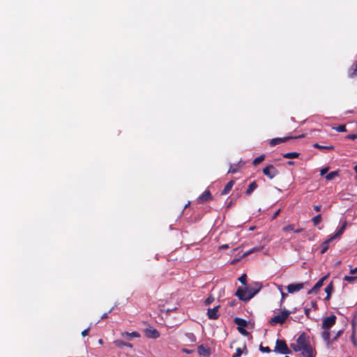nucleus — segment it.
Here are the masks:
<instances>
[{"instance_id": "obj_40", "label": "nucleus", "mask_w": 357, "mask_h": 357, "mask_svg": "<svg viewBox=\"0 0 357 357\" xmlns=\"http://www.w3.org/2000/svg\"><path fill=\"white\" fill-rule=\"evenodd\" d=\"M114 307H112V309L109 310V311L108 312H105L104 313L102 316H101V319H107L108 317V314L110 313L112 310H113Z\"/></svg>"}, {"instance_id": "obj_34", "label": "nucleus", "mask_w": 357, "mask_h": 357, "mask_svg": "<svg viewBox=\"0 0 357 357\" xmlns=\"http://www.w3.org/2000/svg\"><path fill=\"white\" fill-rule=\"evenodd\" d=\"M262 249V247H256V248H252V250H250L249 251L246 252L244 255L246 256V255H248L250 254H251L252 252H255V251H257V250H260Z\"/></svg>"}, {"instance_id": "obj_4", "label": "nucleus", "mask_w": 357, "mask_h": 357, "mask_svg": "<svg viewBox=\"0 0 357 357\" xmlns=\"http://www.w3.org/2000/svg\"><path fill=\"white\" fill-rule=\"evenodd\" d=\"M291 313V312L287 310H283L280 314H278L272 317L270 319L269 323L272 326H275L277 324H282L286 321V319Z\"/></svg>"}, {"instance_id": "obj_5", "label": "nucleus", "mask_w": 357, "mask_h": 357, "mask_svg": "<svg viewBox=\"0 0 357 357\" xmlns=\"http://www.w3.org/2000/svg\"><path fill=\"white\" fill-rule=\"evenodd\" d=\"M336 319V316L334 314L324 319L321 326L324 331H329V330L335 324Z\"/></svg>"}, {"instance_id": "obj_19", "label": "nucleus", "mask_w": 357, "mask_h": 357, "mask_svg": "<svg viewBox=\"0 0 357 357\" xmlns=\"http://www.w3.org/2000/svg\"><path fill=\"white\" fill-rule=\"evenodd\" d=\"M234 183L235 182L234 181H229L227 183V184L225 186L224 189L222 190L221 195H227L230 192L231 188H233Z\"/></svg>"}, {"instance_id": "obj_15", "label": "nucleus", "mask_w": 357, "mask_h": 357, "mask_svg": "<svg viewBox=\"0 0 357 357\" xmlns=\"http://www.w3.org/2000/svg\"><path fill=\"white\" fill-rule=\"evenodd\" d=\"M198 353L199 355L203 356H208L211 354L210 349L206 347L203 344H201L197 348Z\"/></svg>"}, {"instance_id": "obj_14", "label": "nucleus", "mask_w": 357, "mask_h": 357, "mask_svg": "<svg viewBox=\"0 0 357 357\" xmlns=\"http://www.w3.org/2000/svg\"><path fill=\"white\" fill-rule=\"evenodd\" d=\"M347 222L346 220H344L342 222V225H341V227L337 230V231L333 235L331 236L330 237L333 238V239L340 237L341 235L344 233V231L347 227Z\"/></svg>"}, {"instance_id": "obj_29", "label": "nucleus", "mask_w": 357, "mask_h": 357, "mask_svg": "<svg viewBox=\"0 0 357 357\" xmlns=\"http://www.w3.org/2000/svg\"><path fill=\"white\" fill-rule=\"evenodd\" d=\"M312 222L314 225H317L321 221V215H317L312 219Z\"/></svg>"}, {"instance_id": "obj_8", "label": "nucleus", "mask_w": 357, "mask_h": 357, "mask_svg": "<svg viewBox=\"0 0 357 357\" xmlns=\"http://www.w3.org/2000/svg\"><path fill=\"white\" fill-rule=\"evenodd\" d=\"M213 199L211 193L209 190H206L202 195L197 198V202L199 204H204L211 201Z\"/></svg>"}, {"instance_id": "obj_25", "label": "nucleus", "mask_w": 357, "mask_h": 357, "mask_svg": "<svg viewBox=\"0 0 357 357\" xmlns=\"http://www.w3.org/2000/svg\"><path fill=\"white\" fill-rule=\"evenodd\" d=\"M299 156V153H296V152H289V153H284L283 155V157L284 158H298Z\"/></svg>"}, {"instance_id": "obj_38", "label": "nucleus", "mask_w": 357, "mask_h": 357, "mask_svg": "<svg viewBox=\"0 0 357 357\" xmlns=\"http://www.w3.org/2000/svg\"><path fill=\"white\" fill-rule=\"evenodd\" d=\"M351 342L354 344V347H356L357 346V340L355 337V335H354V333H353L351 337Z\"/></svg>"}, {"instance_id": "obj_22", "label": "nucleus", "mask_w": 357, "mask_h": 357, "mask_svg": "<svg viewBox=\"0 0 357 357\" xmlns=\"http://www.w3.org/2000/svg\"><path fill=\"white\" fill-rule=\"evenodd\" d=\"M114 344L117 347H130V348L132 347V344L128 343V342H123L122 340H115L114 342Z\"/></svg>"}, {"instance_id": "obj_30", "label": "nucleus", "mask_w": 357, "mask_h": 357, "mask_svg": "<svg viewBox=\"0 0 357 357\" xmlns=\"http://www.w3.org/2000/svg\"><path fill=\"white\" fill-rule=\"evenodd\" d=\"M259 350L263 353H270L271 351L268 347H263L261 344L259 346Z\"/></svg>"}, {"instance_id": "obj_55", "label": "nucleus", "mask_w": 357, "mask_h": 357, "mask_svg": "<svg viewBox=\"0 0 357 357\" xmlns=\"http://www.w3.org/2000/svg\"><path fill=\"white\" fill-rule=\"evenodd\" d=\"M312 307L316 308L317 307V303L315 301L312 302Z\"/></svg>"}, {"instance_id": "obj_43", "label": "nucleus", "mask_w": 357, "mask_h": 357, "mask_svg": "<svg viewBox=\"0 0 357 357\" xmlns=\"http://www.w3.org/2000/svg\"><path fill=\"white\" fill-rule=\"evenodd\" d=\"M328 169H329L328 167H325V168L321 169L320 170V174H321V176H323V175L326 174L328 172Z\"/></svg>"}, {"instance_id": "obj_59", "label": "nucleus", "mask_w": 357, "mask_h": 357, "mask_svg": "<svg viewBox=\"0 0 357 357\" xmlns=\"http://www.w3.org/2000/svg\"><path fill=\"white\" fill-rule=\"evenodd\" d=\"M222 248H228V245H224L222 246Z\"/></svg>"}, {"instance_id": "obj_13", "label": "nucleus", "mask_w": 357, "mask_h": 357, "mask_svg": "<svg viewBox=\"0 0 357 357\" xmlns=\"http://www.w3.org/2000/svg\"><path fill=\"white\" fill-rule=\"evenodd\" d=\"M146 337L152 339H156L160 336L159 332L154 328H146L144 331Z\"/></svg>"}, {"instance_id": "obj_17", "label": "nucleus", "mask_w": 357, "mask_h": 357, "mask_svg": "<svg viewBox=\"0 0 357 357\" xmlns=\"http://www.w3.org/2000/svg\"><path fill=\"white\" fill-rule=\"evenodd\" d=\"M140 335L139 334V333L137 332H132V333H128V332H124V333H121V337L123 338H125L126 340H131L132 337H139Z\"/></svg>"}, {"instance_id": "obj_11", "label": "nucleus", "mask_w": 357, "mask_h": 357, "mask_svg": "<svg viewBox=\"0 0 357 357\" xmlns=\"http://www.w3.org/2000/svg\"><path fill=\"white\" fill-rule=\"evenodd\" d=\"M321 337L326 342V347L330 348L334 341L330 338V331H326L321 333Z\"/></svg>"}, {"instance_id": "obj_24", "label": "nucleus", "mask_w": 357, "mask_h": 357, "mask_svg": "<svg viewBox=\"0 0 357 357\" xmlns=\"http://www.w3.org/2000/svg\"><path fill=\"white\" fill-rule=\"evenodd\" d=\"M313 147L319 149L320 150H333L334 149V146H332V145H331V146H321V145H319L317 143H314L313 144Z\"/></svg>"}, {"instance_id": "obj_37", "label": "nucleus", "mask_w": 357, "mask_h": 357, "mask_svg": "<svg viewBox=\"0 0 357 357\" xmlns=\"http://www.w3.org/2000/svg\"><path fill=\"white\" fill-rule=\"evenodd\" d=\"M246 275L245 274H243L239 278H238V280L243 284H245L246 282Z\"/></svg>"}, {"instance_id": "obj_3", "label": "nucleus", "mask_w": 357, "mask_h": 357, "mask_svg": "<svg viewBox=\"0 0 357 357\" xmlns=\"http://www.w3.org/2000/svg\"><path fill=\"white\" fill-rule=\"evenodd\" d=\"M275 353L281 354H290L291 350L287 347L286 342L283 340L278 339L275 342V347L273 350Z\"/></svg>"}, {"instance_id": "obj_56", "label": "nucleus", "mask_w": 357, "mask_h": 357, "mask_svg": "<svg viewBox=\"0 0 357 357\" xmlns=\"http://www.w3.org/2000/svg\"><path fill=\"white\" fill-rule=\"evenodd\" d=\"M354 171H355V172H356V179L357 180V165L354 166Z\"/></svg>"}, {"instance_id": "obj_49", "label": "nucleus", "mask_w": 357, "mask_h": 357, "mask_svg": "<svg viewBox=\"0 0 357 357\" xmlns=\"http://www.w3.org/2000/svg\"><path fill=\"white\" fill-rule=\"evenodd\" d=\"M242 351H243V353H244L245 354H247L248 353L247 347L245 344H244L243 349H242Z\"/></svg>"}, {"instance_id": "obj_58", "label": "nucleus", "mask_w": 357, "mask_h": 357, "mask_svg": "<svg viewBox=\"0 0 357 357\" xmlns=\"http://www.w3.org/2000/svg\"><path fill=\"white\" fill-rule=\"evenodd\" d=\"M98 343H99L100 344H103V341H102V339H100V340H98Z\"/></svg>"}, {"instance_id": "obj_52", "label": "nucleus", "mask_w": 357, "mask_h": 357, "mask_svg": "<svg viewBox=\"0 0 357 357\" xmlns=\"http://www.w3.org/2000/svg\"><path fill=\"white\" fill-rule=\"evenodd\" d=\"M280 212V209L278 210V211L274 213V215H273V218H275L279 215Z\"/></svg>"}, {"instance_id": "obj_36", "label": "nucleus", "mask_w": 357, "mask_h": 357, "mask_svg": "<svg viewBox=\"0 0 357 357\" xmlns=\"http://www.w3.org/2000/svg\"><path fill=\"white\" fill-rule=\"evenodd\" d=\"M186 336L189 338V340L192 342H194L196 341V337L195 336V335L193 333H187L186 334Z\"/></svg>"}, {"instance_id": "obj_2", "label": "nucleus", "mask_w": 357, "mask_h": 357, "mask_svg": "<svg viewBox=\"0 0 357 357\" xmlns=\"http://www.w3.org/2000/svg\"><path fill=\"white\" fill-rule=\"evenodd\" d=\"M261 285L259 283H256L255 287L243 289L239 287L235 293L240 300L243 301H248L254 297L261 289Z\"/></svg>"}, {"instance_id": "obj_28", "label": "nucleus", "mask_w": 357, "mask_h": 357, "mask_svg": "<svg viewBox=\"0 0 357 357\" xmlns=\"http://www.w3.org/2000/svg\"><path fill=\"white\" fill-rule=\"evenodd\" d=\"M265 159V155H259V157L256 158L253 162H252V164L254 165H258L260 162H261L264 160Z\"/></svg>"}, {"instance_id": "obj_48", "label": "nucleus", "mask_w": 357, "mask_h": 357, "mask_svg": "<svg viewBox=\"0 0 357 357\" xmlns=\"http://www.w3.org/2000/svg\"><path fill=\"white\" fill-rule=\"evenodd\" d=\"M321 208V205H316V206H314V211H316L317 212H319Z\"/></svg>"}, {"instance_id": "obj_21", "label": "nucleus", "mask_w": 357, "mask_h": 357, "mask_svg": "<svg viewBox=\"0 0 357 357\" xmlns=\"http://www.w3.org/2000/svg\"><path fill=\"white\" fill-rule=\"evenodd\" d=\"M234 323L238 326V327H246L248 325L246 320L239 317L234 319Z\"/></svg>"}, {"instance_id": "obj_7", "label": "nucleus", "mask_w": 357, "mask_h": 357, "mask_svg": "<svg viewBox=\"0 0 357 357\" xmlns=\"http://www.w3.org/2000/svg\"><path fill=\"white\" fill-rule=\"evenodd\" d=\"M303 137V135H301V136H298V137H286L273 138V139H271L269 141V144H270L271 146H275L277 144H279L280 143L286 142H287L290 139H296V138H301V137Z\"/></svg>"}, {"instance_id": "obj_12", "label": "nucleus", "mask_w": 357, "mask_h": 357, "mask_svg": "<svg viewBox=\"0 0 357 357\" xmlns=\"http://www.w3.org/2000/svg\"><path fill=\"white\" fill-rule=\"evenodd\" d=\"M327 275L321 278L315 284L314 286L308 291L307 294L317 293V291L323 286L324 281L326 279Z\"/></svg>"}, {"instance_id": "obj_6", "label": "nucleus", "mask_w": 357, "mask_h": 357, "mask_svg": "<svg viewBox=\"0 0 357 357\" xmlns=\"http://www.w3.org/2000/svg\"><path fill=\"white\" fill-rule=\"evenodd\" d=\"M263 174L272 179L279 174V172L273 165H268L263 169Z\"/></svg>"}, {"instance_id": "obj_51", "label": "nucleus", "mask_w": 357, "mask_h": 357, "mask_svg": "<svg viewBox=\"0 0 357 357\" xmlns=\"http://www.w3.org/2000/svg\"><path fill=\"white\" fill-rule=\"evenodd\" d=\"M234 200H231V201L229 202V204H228V205H227V208H230V207L234 204Z\"/></svg>"}, {"instance_id": "obj_27", "label": "nucleus", "mask_w": 357, "mask_h": 357, "mask_svg": "<svg viewBox=\"0 0 357 357\" xmlns=\"http://www.w3.org/2000/svg\"><path fill=\"white\" fill-rule=\"evenodd\" d=\"M337 175H338V172H337V171L331 172L328 173V174L326 176V180H328V181H331V180H333L335 177H336Z\"/></svg>"}, {"instance_id": "obj_32", "label": "nucleus", "mask_w": 357, "mask_h": 357, "mask_svg": "<svg viewBox=\"0 0 357 357\" xmlns=\"http://www.w3.org/2000/svg\"><path fill=\"white\" fill-rule=\"evenodd\" d=\"M282 230L284 231H291V230L294 231V225H287L286 227H284L282 228Z\"/></svg>"}, {"instance_id": "obj_53", "label": "nucleus", "mask_w": 357, "mask_h": 357, "mask_svg": "<svg viewBox=\"0 0 357 357\" xmlns=\"http://www.w3.org/2000/svg\"><path fill=\"white\" fill-rule=\"evenodd\" d=\"M281 295H282V301L284 299V298L287 296V294L281 291Z\"/></svg>"}, {"instance_id": "obj_47", "label": "nucleus", "mask_w": 357, "mask_h": 357, "mask_svg": "<svg viewBox=\"0 0 357 357\" xmlns=\"http://www.w3.org/2000/svg\"><path fill=\"white\" fill-rule=\"evenodd\" d=\"M356 273H357V267H356V268H351V269H350L349 273H350L351 275H354V274H356Z\"/></svg>"}, {"instance_id": "obj_20", "label": "nucleus", "mask_w": 357, "mask_h": 357, "mask_svg": "<svg viewBox=\"0 0 357 357\" xmlns=\"http://www.w3.org/2000/svg\"><path fill=\"white\" fill-rule=\"evenodd\" d=\"M333 238H331L329 237L328 239H326L324 242H323V243L321 244V254H324L325 253L328 249V246H329V243L333 241Z\"/></svg>"}, {"instance_id": "obj_35", "label": "nucleus", "mask_w": 357, "mask_h": 357, "mask_svg": "<svg viewBox=\"0 0 357 357\" xmlns=\"http://www.w3.org/2000/svg\"><path fill=\"white\" fill-rule=\"evenodd\" d=\"M343 333V331L342 330H340L338 331L336 334L335 335V336L332 338L333 340L335 342V341H337V339L342 335Z\"/></svg>"}, {"instance_id": "obj_54", "label": "nucleus", "mask_w": 357, "mask_h": 357, "mask_svg": "<svg viewBox=\"0 0 357 357\" xmlns=\"http://www.w3.org/2000/svg\"><path fill=\"white\" fill-rule=\"evenodd\" d=\"M303 231V229L302 228H300V229H294V233H300Z\"/></svg>"}, {"instance_id": "obj_42", "label": "nucleus", "mask_w": 357, "mask_h": 357, "mask_svg": "<svg viewBox=\"0 0 357 357\" xmlns=\"http://www.w3.org/2000/svg\"><path fill=\"white\" fill-rule=\"evenodd\" d=\"M243 328L244 327H238V330L241 334L247 335L248 332Z\"/></svg>"}, {"instance_id": "obj_23", "label": "nucleus", "mask_w": 357, "mask_h": 357, "mask_svg": "<svg viewBox=\"0 0 357 357\" xmlns=\"http://www.w3.org/2000/svg\"><path fill=\"white\" fill-rule=\"evenodd\" d=\"M257 188V184L256 181H252L248 185V188L245 191L246 195H250Z\"/></svg>"}, {"instance_id": "obj_33", "label": "nucleus", "mask_w": 357, "mask_h": 357, "mask_svg": "<svg viewBox=\"0 0 357 357\" xmlns=\"http://www.w3.org/2000/svg\"><path fill=\"white\" fill-rule=\"evenodd\" d=\"M243 354V351L241 348H237L236 353L233 354L232 357H241Z\"/></svg>"}, {"instance_id": "obj_16", "label": "nucleus", "mask_w": 357, "mask_h": 357, "mask_svg": "<svg viewBox=\"0 0 357 357\" xmlns=\"http://www.w3.org/2000/svg\"><path fill=\"white\" fill-rule=\"evenodd\" d=\"M348 76L350 78L357 76V61L349 69Z\"/></svg>"}, {"instance_id": "obj_41", "label": "nucleus", "mask_w": 357, "mask_h": 357, "mask_svg": "<svg viewBox=\"0 0 357 357\" xmlns=\"http://www.w3.org/2000/svg\"><path fill=\"white\" fill-rule=\"evenodd\" d=\"M214 298L211 296L208 297L205 301L206 305H209L211 302H213Z\"/></svg>"}, {"instance_id": "obj_31", "label": "nucleus", "mask_w": 357, "mask_h": 357, "mask_svg": "<svg viewBox=\"0 0 357 357\" xmlns=\"http://www.w3.org/2000/svg\"><path fill=\"white\" fill-rule=\"evenodd\" d=\"M333 129H335L337 132H346L347 131L345 125H340L337 128H333Z\"/></svg>"}, {"instance_id": "obj_39", "label": "nucleus", "mask_w": 357, "mask_h": 357, "mask_svg": "<svg viewBox=\"0 0 357 357\" xmlns=\"http://www.w3.org/2000/svg\"><path fill=\"white\" fill-rule=\"evenodd\" d=\"M347 138L351 140L356 139L357 138V134H350L347 136Z\"/></svg>"}, {"instance_id": "obj_45", "label": "nucleus", "mask_w": 357, "mask_h": 357, "mask_svg": "<svg viewBox=\"0 0 357 357\" xmlns=\"http://www.w3.org/2000/svg\"><path fill=\"white\" fill-rule=\"evenodd\" d=\"M237 168L236 167H233L232 166L230 167L229 171H228V173H236L237 172Z\"/></svg>"}, {"instance_id": "obj_26", "label": "nucleus", "mask_w": 357, "mask_h": 357, "mask_svg": "<svg viewBox=\"0 0 357 357\" xmlns=\"http://www.w3.org/2000/svg\"><path fill=\"white\" fill-rule=\"evenodd\" d=\"M343 280L344 281H347L349 283H353L356 280H357V276H354V275H346L343 278Z\"/></svg>"}, {"instance_id": "obj_60", "label": "nucleus", "mask_w": 357, "mask_h": 357, "mask_svg": "<svg viewBox=\"0 0 357 357\" xmlns=\"http://www.w3.org/2000/svg\"><path fill=\"white\" fill-rule=\"evenodd\" d=\"M285 357H289V356H286Z\"/></svg>"}, {"instance_id": "obj_9", "label": "nucleus", "mask_w": 357, "mask_h": 357, "mask_svg": "<svg viewBox=\"0 0 357 357\" xmlns=\"http://www.w3.org/2000/svg\"><path fill=\"white\" fill-rule=\"evenodd\" d=\"M304 287V283L300 282V283H292L289 284L287 287V289L288 293L289 294H294L295 292L299 291Z\"/></svg>"}, {"instance_id": "obj_10", "label": "nucleus", "mask_w": 357, "mask_h": 357, "mask_svg": "<svg viewBox=\"0 0 357 357\" xmlns=\"http://www.w3.org/2000/svg\"><path fill=\"white\" fill-rule=\"evenodd\" d=\"M220 306H215L213 308H208L207 316L210 319H217L219 317L218 309Z\"/></svg>"}, {"instance_id": "obj_46", "label": "nucleus", "mask_w": 357, "mask_h": 357, "mask_svg": "<svg viewBox=\"0 0 357 357\" xmlns=\"http://www.w3.org/2000/svg\"><path fill=\"white\" fill-rule=\"evenodd\" d=\"M310 308H305V316L307 318H310Z\"/></svg>"}, {"instance_id": "obj_18", "label": "nucleus", "mask_w": 357, "mask_h": 357, "mask_svg": "<svg viewBox=\"0 0 357 357\" xmlns=\"http://www.w3.org/2000/svg\"><path fill=\"white\" fill-rule=\"evenodd\" d=\"M334 289L333 282H331L330 284L325 288V292L326 293V296L325 298V301H329L331 298V294L333 293Z\"/></svg>"}, {"instance_id": "obj_57", "label": "nucleus", "mask_w": 357, "mask_h": 357, "mask_svg": "<svg viewBox=\"0 0 357 357\" xmlns=\"http://www.w3.org/2000/svg\"><path fill=\"white\" fill-rule=\"evenodd\" d=\"M287 164L289 165H293L294 164V162L293 161H289V162H287Z\"/></svg>"}, {"instance_id": "obj_50", "label": "nucleus", "mask_w": 357, "mask_h": 357, "mask_svg": "<svg viewBox=\"0 0 357 357\" xmlns=\"http://www.w3.org/2000/svg\"><path fill=\"white\" fill-rule=\"evenodd\" d=\"M183 352L185 353V354H191L192 353V350H189L188 349H183Z\"/></svg>"}, {"instance_id": "obj_44", "label": "nucleus", "mask_w": 357, "mask_h": 357, "mask_svg": "<svg viewBox=\"0 0 357 357\" xmlns=\"http://www.w3.org/2000/svg\"><path fill=\"white\" fill-rule=\"evenodd\" d=\"M89 331H90V328H89H89H86V329H84V330L82 332V335L83 337H84V336L87 335L89 334Z\"/></svg>"}, {"instance_id": "obj_1", "label": "nucleus", "mask_w": 357, "mask_h": 357, "mask_svg": "<svg viewBox=\"0 0 357 357\" xmlns=\"http://www.w3.org/2000/svg\"><path fill=\"white\" fill-rule=\"evenodd\" d=\"M290 347L296 352L302 351L304 357H314L309 336L305 333H301L297 338L296 342L290 344Z\"/></svg>"}]
</instances>
